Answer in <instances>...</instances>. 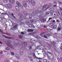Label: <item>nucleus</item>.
<instances>
[{
  "label": "nucleus",
  "instance_id": "nucleus-1",
  "mask_svg": "<svg viewBox=\"0 0 62 62\" xmlns=\"http://www.w3.org/2000/svg\"><path fill=\"white\" fill-rule=\"evenodd\" d=\"M46 33V31H44L42 33L40 34V36L41 37H43V36L45 35V34Z\"/></svg>",
  "mask_w": 62,
  "mask_h": 62
},
{
  "label": "nucleus",
  "instance_id": "nucleus-2",
  "mask_svg": "<svg viewBox=\"0 0 62 62\" xmlns=\"http://www.w3.org/2000/svg\"><path fill=\"white\" fill-rule=\"evenodd\" d=\"M23 6L24 7L26 8V6H27V4H26V2L24 1H23Z\"/></svg>",
  "mask_w": 62,
  "mask_h": 62
},
{
  "label": "nucleus",
  "instance_id": "nucleus-3",
  "mask_svg": "<svg viewBox=\"0 0 62 62\" xmlns=\"http://www.w3.org/2000/svg\"><path fill=\"white\" fill-rule=\"evenodd\" d=\"M7 45L12 50H13L14 49V47L12 46L11 45H9V44H8Z\"/></svg>",
  "mask_w": 62,
  "mask_h": 62
},
{
  "label": "nucleus",
  "instance_id": "nucleus-4",
  "mask_svg": "<svg viewBox=\"0 0 62 62\" xmlns=\"http://www.w3.org/2000/svg\"><path fill=\"white\" fill-rule=\"evenodd\" d=\"M35 12L36 13V14H35L36 15H38V13H40L41 12V11L39 10H36L35 11Z\"/></svg>",
  "mask_w": 62,
  "mask_h": 62
},
{
  "label": "nucleus",
  "instance_id": "nucleus-5",
  "mask_svg": "<svg viewBox=\"0 0 62 62\" xmlns=\"http://www.w3.org/2000/svg\"><path fill=\"white\" fill-rule=\"evenodd\" d=\"M7 7L9 8H11L12 7V6L11 4H8L7 5Z\"/></svg>",
  "mask_w": 62,
  "mask_h": 62
},
{
  "label": "nucleus",
  "instance_id": "nucleus-6",
  "mask_svg": "<svg viewBox=\"0 0 62 62\" xmlns=\"http://www.w3.org/2000/svg\"><path fill=\"white\" fill-rule=\"evenodd\" d=\"M27 30L28 32H33L34 31V30L33 29H28Z\"/></svg>",
  "mask_w": 62,
  "mask_h": 62
},
{
  "label": "nucleus",
  "instance_id": "nucleus-7",
  "mask_svg": "<svg viewBox=\"0 0 62 62\" xmlns=\"http://www.w3.org/2000/svg\"><path fill=\"white\" fill-rule=\"evenodd\" d=\"M16 57L18 59H20V56L17 54H16Z\"/></svg>",
  "mask_w": 62,
  "mask_h": 62
},
{
  "label": "nucleus",
  "instance_id": "nucleus-8",
  "mask_svg": "<svg viewBox=\"0 0 62 62\" xmlns=\"http://www.w3.org/2000/svg\"><path fill=\"white\" fill-rule=\"evenodd\" d=\"M3 36H4V37L5 38H6V39H11V38L7 36H6L4 35H3Z\"/></svg>",
  "mask_w": 62,
  "mask_h": 62
},
{
  "label": "nucleus",
  "instance_id": "nucleus-9",
  "mask_svg": "<svg viewBox=\"0 0 62 62\" xmlns=\"http://www.w3.org/2000/svg\"><path fill=\"white\" fill-rule=\"evenodd\" d=\"M16 8L17 11H19L20 10V8L18 6H16Z\"/></svg>",
  "mask_w": 62,
  "mask_h": 62
},
{
  "label": "nucleus",
  "instance_id": "nucleus-10",
  "mask_svg": "<svg viewBox=\"0 0 62 62\" xmlns=\"http://www.w3.org/2000/svg\"><path fill=\"white\" fill-rule=\"evenodd\" d=\"M16 5L18 6V7H21V4L18 1H17L16 2Z\"/></svg>",
  "mask_w": 62,
  "mask_h": 62
},
{
  "label": "nucleus",
  "instance_id": "nucleus-11",
  "mask_svg": "<svg viewBox=\"0 0 62 62\" xmlns=\"http://www.w3.org/2000/svg\"><path fill=\"white\" fill-rule=\"evenodd\" d=\"M22 15L20 13H19L18 14V17H19L20 18H22Z\"/></svg>",
  "mask_w": 62,
  "mask_h": 62
},
{
  "label": "nucleus",
  "instance_id": "nucleus-12",
  "mask_svg": "<svg viewBox=\"0 0 62 62\" xmlns=\"http://www.w3.org/2000/svg\"><path fill=\"white\" fill-rule=\"evenodd\" d=\"M43 8L45 10L46 9L48 8H46V6H43Z\"/></svg>",
  "mask_w": 62,
  "mask_h": 62
},
{
  "label": "nucleus",
  "instance_id": "nucleus-13",
  "mask_svg": "<svg viewBox=\"0 0 62 62\" xmlns=\"http://www.w3.org/2000/svg\"><path fill=\"white\" fill-rule=\"evenodd\" d=\"M10 2L12 4H14L15 3L14 0H9Z\"/></svg>",
  "mask_w": 62,
  "mask_h": 62
},
{
  "label": "nucleus",
  "instance_id": "nucleus-14",
  "mask_svg": "<svg viewBox=\"0 0 62 62\" xmlns=\"http://www.w3.org/2000/svg\"><path fill=\"white\" fill-rule=\"evenodd\" d=\"M19 54H20V55H23V52L20 51V52H19Z\"/></svg>",
  "mask_w": 62,
  "mask_h": 62
},
{
  "label": "nucleus",
  "instance_id": "nucleus-15",
  "mask_svg": "<svg viewBox=\"0 0 62 62\" xmlns=\"http://www.w3.org/2000/svg\"><path fill=\"white\" fill-rule=\"evenodd\" d=\"M11 16L12 17H13V18L14 19H16V17H15V16H14V14H13V13H12L11 14Z\"/></svg>",
  "mask_w": 62,
  "mask_h": 62
},
{
  "label": "nucleus",
  "instance_id": "nucleus-16",
  "mask_svg": "<svg viewBox=\"0 0 62 62\" xmlns=\"http://www.w3.org/2000/svg\"><path fill=\"white\" fill-rule=\"evenodd\" d=\"M31 4L33 6H34L35 4V2L34 0H32L31 1Z\"/></svg>",
  "mask_w": 62,
  "mask_h": 62
},
{
  "label": "nucleus",
  "instance_id": "nucleus-17",
  "mask_svg": "<svg viewBox=\"0 0 62 62\" xmlns=\"http://www.w3.org/2000/svg\"><path fill=\"white\" fill-rule=\"evenodd\" d=\"M50 12L49 11H48L46 13L45 15L46 16H48V15H49V14H50Z\"/></svg>",
  "mask_w": 62,
  "mask_h": 62
},
{
  "label": "nucleus",
  "instance_id": "nucleus-18",
  "mask_svg": "<svg viewBox=\"0 0 62 62\" xmlns=\"http://www.w3.org/2000/svg\"><path fill=\"white\" fill-rule=\"evenodd\" d=\"M62 29V27H59L58 28V31H60Z\"/></svg>",
  "mask_w": 62,
  "mask_h": 62
},
{
  "label": "nucleus",
  "instance_id": "nucleus-19",
  "mask_svg": "<svg viewBox=\"0 0 62 62\" xmlns=\"http://www.w3.org/2000/svg\"><path fill=\"white\" fill-rule=\"evenodd\" d=\"M0 32H1V33L2 34H6V33L3 32V31L2 30H1L0 29Z\"/></svg>",
  "mask_w": 62,
  "mask_h": 62
},
{
  "label": "nucleus",
  "instance_id": "nucleus-20",
  "mask_svg": "<svg viewBox=\"0 0 62 62\" xmlns=\"http://www.w3.org/2000/svg\"><path fill=\"white\" fill-rule=\"evenodd\" d=\"M41 21L42 23H44L46 20L44 19H41Z\"/></svg>",
  "mask_w": 62,
  "mask_h": 62
},
{
  "label": "nucleus",
  "instance_id": "nucleus-21",
  "mask_svg": "<svg viewBox=\"0 0 62 62\" xmlns=\"http://www.w3.org/2000/svg\"><path fill=\"white\" fill-rule=\"evenodd\" d=\"M7 41L8 42V43H9V44L10 43H12V42H11V41L8 39L7 40Z\"/></svg>",
  "mask_w": 62,
  "mask_h": 62
},
{
  "label": "nucleus",
  "instance_id": "nucleus-22",
  "mask_svg": "<svg viewBox=\"0 0 62 62\" xmlns=\"http://www.w3.org/2000/svg\"><path fill=\"white\" fill-rule=\"evenodd\" d=\"M51 44H52V45L53 46H54L55 45V43H54V42H51Z\"/></svg>",
  "mask_w": 62,
  "mask_h": 62
},
{
  "label": "nucleus",
  "instance_id": "nucleus-23",
  "mask_svg": "<svg viewBox=\"0 0 62 62\" xmlns=\"http://www.w3.org/2000/svg\"><path fill=\"white\" fill-rule=\"evenodd\" d=\"M33 54V55L34 56V59H35L36 58H37V57L36 56V55H35V53H34Z\"/></svg>",
  "mask_w": 62,
  "mask_h": 62
},
{
  "label": "nucleus",
  "instance_id": "nucleus-24",
  "mask_svg": "<svg viewBox=\"0 0 62 62\" xmlns=\"http://www.w3.org/2000/svg\"><path fill=\"white\" fill-rule=\"evenodd\" d=\"M18 26H17V25H15L14 27H13V28L14 29H15V28H16V29H18V27H17Z\"/></svg>",
  "mask_w": 62,
  "mask_h": 62
},
{
  "label": "nucleus",
  "instance_id": "nucleus-25",
  "mask_svg": "<svg viewBox=\"0 0 62 62\" xmlns=\"http://www.w3.org/2000/svg\"><path fill=\"white\" fill-rule=\"evenodd\" d=\"M4 2L6 3H7L8 2V0H3Z\"/></svg>",
  "mask_w": 62,
  "mask_h": 62
},
{
  "label": "nucleus",
  "instance_id": "nucleus-26",
  "mask_svg": "<svg viewBox=\"0 0 62 62\" xmlns=\"http://www.w3.org/2000/svg\"><path fill=\"white\" fill-rule=\"evenodd\" d=\"M43 61L44 62H46L47 61V60L46 59H43Z\"/></svg>",
  "mask_w": 62,
  "mask_h": 62
},
{
  "label": "nucleus",
  "instance_id": "nucleus-27",
  "mask_svg": "<svg viewBox=\"0 0 62 62\" xmlns=\"http://www.w3.org/2000/svg\"><path fill=\"white\" fill-rule=\"evenodd\" d=\"M6 50L7 51H9L10 50V49L8 47H7L6 48Z\"/></svg>",
  "mask_w": 62,
  "mask_h": 62
},
{
  "label": "nucleus",
  "instance_id": "nucleus-28",
  "mask_svg": "<svg viewBox=\"0 0 62 62\" xmlns=\"http://www.w3.org/2000/svg\"><path fill=\"white\" fill-rule=\"evenodd\" d=\"M44 37L46 39H48V37H47L46 35H45L44 36Z\"/></svg>",
  "mask_w": 62,
  "mask_h": 62
},
{
  "label": "nucleus",
  "instance_id": "nucleus-29",
  "mask_svg": "<svg viewBox=\"0 0 62 62\" xmlns=\"http://www.w3.org/2000/svg\"><path fill=\"white\" fill-rule=\"evenodd\" d=\"M19 37L20 39H22V36L21 35H20L19 36Z\"/></svg>",
  "mask_w": 62,
  "mask_h": 62
},
{
  "label": "nucleus",
  "instance_id": "nucleus-30",
  "mask_svg": "<svg viewBox=\"0 0 62 62\" xmlns=\"http://www.w3.org/2000/svg\"><path fill=\"white\" fill-rule=\"evenodd\" d=\"M54 4H55V5H56L57 4V1H55L54 2Z\"/></svg>",
  "mask_w": 62,
  "mask_h": 62
},
{
  "label": "nucleus",
  "instance_id": "nucleus-31",
  "mask_svg": "<svg viewBox=\"0 0 62 62\" xmlns=\"http://www.w3.org/2000/svg\"><path fill=\"white\" fill-rule=\"evenodd\" d=\"M36 59H38L40 60V59H42V58H38V57H37V58H36Z\"/></svg>",
  "mask_w": 62,
  "mask_h": 62
},
{
  "label": "nucleus",
  "instance_id": "nucleus-32",
  "mask_svg": "<svg viewBox=\"0 0 62 62\" xmlns=\"http://www.w3.org/2000/svg\"><path fill=\"white\" fill-rule=\"evenodd\" d=\"M4 34H6V35H8V36H10V34H9L8 33H5Z\"/></svg>",
  "mask_w": 62,
  "mask_h": 62
},
{
  "label": "nucleus",
  "instance_id": "nucleus-33",
  "mask_svg": "<svg viewBox=\"0 0 62 62\" xmlns=\"http://www.w3.org/2000/svg\"><path fill=\"white\" fill-rule=\"evenodd\" d=\"M11 55H13L14 54L13 52H12L11 53Z\"/></svg>",
  "mask_w": 62,
  "mask_h": 62
},
{
  "label": "nucleus",
  "instance_id": "nucleus-34",
  "mask_svg": "<svg viewBox=\"0 0 62 62\" xmlns=\"http://www.w3.org/2000/svg\"><path fill=\"white\" fill-rule=\"evenodd\" d=\"M36 38H37V39H40V37L39 36H37Z\"/></svg>",
  "mask_w": 62,
  "mask_h": 62
},
{
  "label": "nucleus",
  "instance_id": "nucleus-35",
  "mask_svg": "<svg viewBox=\"0 0 62 62\" xmlns=\"http://www.w3.org/2000/svg\"><path fill=\"white\" fill-rule=\"evenodd\" d=\"M59 8L60 10H62V8H61L60 7H59Z\"/></svg>",
  "mask_w": 62,
  "mask_h": 62
},
{
  "label": "nucleus",
  "instance_id": "nucleus-36",
  "mask_svg": "<svg viewBox=\"0 0 62 62\" xmlns=\"http://www.w3.org/2000/svg\"><path fill=\"white\" fill-rule=\"evenodd\" d=\"M24 60L25 62H27L28 61V60L26 58Z\"/></svg>",
  "mask_w": 62,
  "mask_h": 62
},
{
  "label": "nucleus",
  "instance_id": "nucleus-37",
  "mask_svg": "<svg viewBox=\"0 0 62 62\" xmlns=\"http://www.w3.org/2000/svg\"><path fill=\"white\" fill-rule=\"evenodd\" d=\"M43 28H47V26L46 25L44 26H43Z\"/></svg>",
  "mask_w": 62,
  "mask_h": 62
},
{
  "label": "nucleus",
  "instance_id": "nucleus-38",
  "mask_svg": "<svg viewBox=\"0 0 62 62\" xmlns=\"http://www.w3.org/2000/svg\"><path fill=\"white\" fill-rule=\"evenodd\" d=\"M59 4L60 5H62V2H59Z\"/></svg>",
  "mask_w": 62,
  "mask_h": 62
},
{
  "label": "nucleus",
  "instance_id": "nucleus-39",
  "mask_svg": "<svg viewBox=\"0 0 62 62\" xmlns=\"http://www.w3.org/2000/svg\"><path fill=\"white\" fill-rule=\"evenodd\" d=\"M39 18H41L42 17V16H41V15H40L39 16Z\"/></svg>",
  "mask_w": 62,
  "mask_h": 62
},
{
  "label": "nucleus",
  "instance_id": "nucleus-40",
  "mask_svg": "<svg viewBox=\"0 0 62 62\" xmlns=\"http://www.w3.org/2000/svg\"><path fill=\"white\" fill-rule=\"evenodd\" d=\"M50 14L51 16H53V13H50Z\"/></svg>",
  "mask_w": 62,
  "mask_h": 62
},
{
  "label": "nucleus",
  "instance_id": "nucleus-41",
  "mask_svg": "<svg viewBox=\"0 0 62 62\" xmlns=\"http://www.w3.org/2000/svg\"><path fill=\"white\" fill-rule=\"evenodd\" d=\"M47 54H51V53L50 52H49L48 51L47 52Z\"/></svg>",
  "mask_w": 62,
  "mask_h": 62
},
{
  "label": "nucleus",
  "instance_id": "nucleus-42",
  "mask_svg": "<svg viewBox=\"0 0 62 62\" xmlns=\"http://www.w3.org/2000/svg\"><path fill=\"white\" fill-rule=\"evenodd\" d=\"M4 62H9V61L8 60H5L4 61Z\"/></svg>",
  "mask_w": 62,
  "mask_h": 62
},
{
  "label": "nucleus",
  "instance_id": "nucleus-43",
  "mask_svg": "<svg viewBox=\"0 0 62 62\" xmlns=\"http://www.w3.org/2000/svg\"><path fill=\"white\" fill-rule=\"evenodd\" d=\"M24 32H21V34H22V35H24Z\"/></svg>",
  "mask_w": 62,
  "mask_h": 62
},
{
  "label": "nucleus",
  "instance_id": "nucleus-44",
  "mask_svg": "<svg viewBox=\"0 0 62 62\" xmlns=\"http://www.w3.org/2000/svg\"><path fill=\"white\" fill-rule=\"evenodd\" d=\"M30 60H31V61H33V59H32V57L31 58Z\"/></svg>",
  "mask_w": 62,
  "mask_h": 62
},
{
  "label": "nucleus",
  "instance_id": "nucleus-45",
  "mask_svg": "<svg viewBox=\"0 0 62 62\" xmlns=\"http://www.w3.org/2000/svg\"><path fill=\"white\" fill-rule=\"evenodd\" d=\"M60 20L61 21V22H62V18L60 17Z\"/></svg>",
  "mask_w": 62,
  "mask_h": 62
},
{
  "label": "nucleus",
  "instance_id": "nucleus-46",
  "mask_svg": "<svg viewBox=\"0 0 62 62\" xmlns=\"http://www.w3.org/2000/svg\"><path fill=\"white\" fill-rule=\"evenodd\" d=\"M5 14H6V15H8V16H9V14H8L7 13H5Z\"/></svg>",
  "mask_w": 62,
  "mask_h": 62
},
{
  "label": "nucleus",
  "instance_id": "nucleus-47",
  "mask_svg": "<svg viewBox=\"0 0 62 62\" xmlns=\"http://www.w3.org/2000/svg\"><path fill=\"white\" fill-rule=\"evenodd\" d=\"M32 34H33V33H29V35H32Z\"/></svg>",
  "mask_w": 62,
  "mask_h": 62
},
{
  "label": "nucleus",
  "instance_id": "nucleus-48",
  "mask_svg": "<svg viewBox=\"0 0 62 62\" xmlns=\"http://www.w3.org/2000/svg\"><path fill=\"white\" fill-rule=\"evenodd\" d=\"M59 20H57L56 21V22H57V23H59Z\"/></svg>",
  "mask_w": 62,
  "mask_h": 62
},
{
  "label": "nucleus",
  "instance_id": "nucleus-49",
  "mask_svg": "<svg viewBox=\"0 0 62 62\" xmlns=\"http://www.w3.org/2000/svg\"><path fill=\"white\" fill-rule=\"evenodd\" d=\"M4 19V17H2V19H1V20L3 21V19Z\"/></svg>",
  "mask_w": 62,
  "mask_h": 62
},
{
  "label": "nucleus",
  "instance_id": "nucleus-50",
  "mask_svg": "<svg viewBox=\"0 0 62 62\" xmlns=\"http://www.w3.org/2000/svg\"><path fill=\"white\" fill-rule=\"evenodd\" d=\"M3 51H1L0 53V54H3Z\"/></svg>",
  "mask_w": 62,
  "mask_h": 62
},
{
  "label": "nucleus",
  "instance_id": "nucleus-51",
  "mask_svg": "<svg viewBox=\"0 0 62 62\" xmlns=\"http://www.w3.org/2000/svg\"><path fill=\"white\" fill-rule=\"evenodd\" d=\"M29 47L30 49H31L32 48V46H30Z\"/></svg>",
  "mask_w": 62,
  "mask_h": 62
},
{
  "label": "nucleus",
  "instance_id": "nucleus-52",
  "mask_svg": "<svg viewBox=\"0 0 62 62\" xmlns=\"http://www.w3.org/2000/svg\"><path fill=\"white\" fill-rule=\"evenodd\" d=\"M57 27V26H56V25H55L54 27Z\"/></svg>",
  "mask_w": 62,
  "mask_h": 62
},
{
  "label": "nucleus",
  "instance_id": "nucleus-53",
  "mask_svg": "<svg viewBox=\"0 0 62 62\" xmlns=\"http://www.w3.org/2000/svg\"><path fill=\"white\" fill-rule=\"evenodd\" d=\"M55 21L54 20L53 21V23H55Z\"/></svg>",
  "mask_w": 62,
  "mask_h": 62
},
{
  "label": "nucleus",
  "instance_id": "nucleus-54",
  "mask_svg": "<svg viewBox=\"0 0 62 62\" xmlns=\"http://www.w3.org/2000/svg\"><path fill=\"white\" fill-rule=\"evenodd\" d=\"M47 36H48V37H49V36H50V34H47Z\"/></svg>",
  "mask_w": 62,
  "mask_h": 62
},
{
  "label": "nucleus",
  "instance_id": "nucleus-55",
  "mask_svg": "<svg viewBox=\"0 0 62 62\" xmlns=\"http://www.w3.org/2000/svg\"><path fill=\"white\" fill-rule=\"evenodd\" d=\"M50 20H49V19L48 20V21H47V23H48V22H50Z\"/></svg>",
  "mask_w": 62,
  "mask_h": 62
},
{
  "label": "nucleus",
  "instance_id": "nucleus-56",
  "mask_svg": "<svg viewBox=\"0 0 62 62\" xmlns=\"http://www.w3.org/2000/svg\"><path fill=\"white\" fill-rule=\"evenodd\" d=\"M28 58H29L30 59L31 58V57H29V56H28Z\"/></svg>",
  "mask_w": 62,
  "mask_h": 62
},
{
  "label": "nucleus",
  "instance_id": "nucleus-57",
  "mask_svg": "<svg viewBox=\"0 0 62 62\" xmlns=\"http://www.w3.org/2000/svg\"><path fill=\"white\" fill-rule=\"evenodd\" d=\"M52 19V18H49V20H51V19Z\"/></svg>",
  "mask_w": 62,
  "mask_h": 62
},
{
  "label": "nucleus",
  "instance_id": "nucleus-58",
  "mask_svg": "<svg viewBox=\"0 0 62 62\" xmlns=\"http://www.w3.org/2000/svg\"><path fill=\"white\" fill-rule=\"evenodd\" d=\"M0 44H2V42L0 41Z\"/></svg>",
  "mask_w": 62,
  "mask_h": 62
},
{
  "label": "nucleus",
  "instance_id": "nucleus-59",
  "mask_svg": "<svg viewBox=\"0 0 62 62\" xmlns=\"http://www.w3.org/2000/svg\"><path fill=\"white\" fill-rule=\"evenodd\" d=\"M1 15H3V14H4V13H1Z\"/></svg>",
  "mask_w": 62,
  "mask_h": 62
},
{
  "label": "nucleus",
  "instance_id": "nucleus-60",
  "mask_svg": "<svg viewBox=\"0 0 62 62\" xmlns=\"http://www.w3.org/2000/svg\"><path fill=\"white\" fill-rule=\"evenodd\" d=\"M58 12L59 13V15H60V12H59V11H58Z\"/></svg>",
  "mask_w": 62,
  "mask_h": 62
},
{
  "label": "nucleus",
  "instance_id": "nucleus-61",
  "mask_svg": "<svg viewBox=\"0 0 62 62\" xmlns=\"http://www.w3.org/2000/svg\"><path fill=\"white\" fill-rule=\"evenodd\" d=\"M43 47H44V49H45L46 48V47H45V46H44Z\"/></svg>",
  "mask_w": 62,
  "mask_h": 62
},
{
  "label": "nucleus",
  "instance_id": "nucleus-62",
  "mask_svg": "<svg viewBox=\"0 0 62 62\" xmlns=\"http://www.w3.org/2000/svg\"><path fill=\"white\" fill-rule=\"evenodd\" d=\"M32 27H33V28H35V27H34V26L33 25L32 26Z\"/></svg>",
  "mask_w": 62,
  "mask_h": 62
},
{
  "label": "nucleus",
  "instance_id": "nucleus-63",
  "mask_svg": "<svg viewBox=\"0 0 62 62\" xmlns=\"http://www.w3.org/2000/svg\"><path fill=\"white\" fill-rule=\"evenodd\" d=\"M60 49H61V48H62V46H60Z\"/></svg>",
  "mask_w": 62,
  "mask_h": 62
},
{
  "label": "nucleus",
  "instance_id": "nucleus-64",
  "mask_svg": "<svg viewBox=\"0 0 62 62\" xmlns=\"http://www.w3.org/2000/svg\"><path fill=\"white\" fill-rule=\"evenodd\" d=\"M60 59H61V60H62V57L60 58Z\"/></svg>",
  "mask_w": 62,
  "mask_h": 62
}]
</instances>
